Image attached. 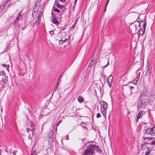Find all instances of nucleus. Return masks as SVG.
<instances>
[{"label":"nucleus","instance_id":"1","mask_svg":"<svg viewBox=\"0 0 155 155\" xmlns=\"http://www.w3.org/2000/svg\"><path fill=\"white\" fill-rule=\"evenodd\" d=\"M94 150L99 151V147L96 145H90L82 153V155H93Z\"/></svg>","mask_w":155,"mask_h":155},{"label":"nucleus","instance_id":"2","mask_svg":"<svg viewBox=\"0 0 155 155\" xmlns=\"http://www.w3.org/2000/svg\"><path fill=\"white\" fill-rule=\"evenodd\" d=\"M141 24V21H140L139 22H135L134 23V24L130 25V28L131 31L134 34L136 33L137 26H138L140 29Z\"/></svg>","mask_w":155,"mask_h":155},{"label":"nucleus","instance_id":"3","mask_svg":"<svg viewBox=\"0 0 155 155\" xmlns=\"http://www.w3.org/2000/svg\"><path fill=\"white\" fill-rule=\"evenodd\" d=\"M146 21H141V25L142 26V27H143V29L142 28L141 29H140V30L139 31V34L138 35L139 37L141 36L144 33L146 28Z\"/></svg>","mask_w":155,"mask_h":155},{"label":"nucleus","instance_id":"4","mask_svg":"<svg viewBox=\"0 0 155 155\" xmlns=\"http://www.w3.org/2000/svg\"><path fill=\"white\" fill-rule=\"evenodd\" d=\"M101 104V112L103 116L105 117L106 116L107 103L103 101Z\"/></svg>","mask_w":155,"mask_h":155},{"label":"nucleus","instance_id":"5","mask_svg":"<svg viewBox=\"0 0 155 155\" xmlns=\"http://www.w3.org/2000/svg\"><path fill=\"white\" fill-rule=\"evenodd\" d=\"M139 101L143 103L144 102L145 104L147 105L148 101V97L145 94H142L140 95Z\"/></svg>","mask_w":155,"mask_h":155},{"label":"nucleus","instance_id":"6","mask_svg":"<svg viewBox=\"0 0 155 155\" xmlns=\"http://www.w3.org/2000/svg\"><path fill=\"white\" fill-rule=\"evenodd\" d=\"M155 127H153L148 129L146 131V133L151 135H154L155 134Z\"/></svg>","mask_w":155,"mask_h":155},{"label":"nucleus","instance_id":"7","mask_svg":"<svg viewBox=\"0 0 155 155\" xmlns=\"http://www.w3.org/2000/svg\"><path fill=\"white\" fill-rule=\"evenodd\" d=\"M147 104H145V103L140 102L139 101L137 104V109L139 110H140L141 109L145 108Z\"/></svg>","mask_w":155,"mask_h":155},{"label":"nucleus","instance_id":"8","mask_svg":"<svg viewBox=\"0 0 155 155\" xmlns=\"http://www.w3.org/2000/svg\"><path fill=\"white\" fill-rule=\"evenodd\" d=\"M145 114V112L143 110L140 111L137 115V117L136 119V121L137 122L138 119L142 117Z\"/></svg>","mask_w":155,"mask_h":155},{"label":"nucleus","instance_id":"9","mask_svg":"<svg viewBox=\"0 0 155 155\" xmlns=\"http://www.w3.org/2000/svg\"><path fill=\"white\" fill-rule=\"evenodd\" d=\"M35 129V126L33 124H31L30 127L27 128L26 129V131L29 134V132L31 131L33 132V131Z\"/></svg>","mask_w":155,"mask_h":155},{"label":"nucleus","instance_id":"10","mask_svg":"<svg viewBox=\"0 0 155 155\" xmlns=\"http://www.w3.org/2000/svg\"><path fill=\"white\" fill-rule=\"evenodd\" d=\"M113 77L112 75H110L107 79V83L109 86L110 87H111V82L113 79Z\"/></svg>","mask_w":155,"mask_h":155},{"label":"nucleus","instance_id":"11","mask_svg":"<svg viewBox=\"0 0 155 155\" xmlns=\"http://www.w3.org/2000/svg\"><path fill=\"white\" fill-rule=\"evenodd\" d=\"M52 22L53 23L55 24L56 25L59 24L58 22V21L56 17L54 16L53 18Z\"/></svg>","mask_w":155,"mask_h":155},{"label":"nucleus","instance_id":"12","mask_svg":"<svg viewBox=\"0 0 155 155\" xmlns=\"http://www.w3.org/2000/svg\"><path fill=\"white\" fill-rule=\"evenodd\" d=\"M78 100L80 103H82L84 101V98L80 96L78 97Z\"/></svg>","mask_w":155,"mask_h":155},{"label":"nucleus","instance_id":"13","mask_svg":"<svg viewBox=\"0 0 155 155\" xmlns=\"http://www.w3.org/2000/svg\"><path fill=\"white\" fill-rule=\"evenodd\" d=\"M8 79V77L6 76H4L2 78V81L4 83H5Z\"/></svg>","mask_w":155,"mask_h":155},{"label":"nucleus","instance_id":"14","mask_svg":"<svg viewBox=\"0 0 155 155\" xmlns=\"http://www.w3.org/2000/svg\"><path fill=\"white\" fill-rule=\"evenodd\" d=\"M22 16L20 14L19 15L18 17L14 21V22L15 23H17L18 22V20L20 19L21 18Z\"/></svg>","mask_w":155,"mask_h":155},{"label":"nucleus","instance_id":"15","mask_svg":"<svg viewBox=\"0 0 155 155\" xmlns=\"http://www.w3.org/2000/svg\"><path fill=\"white\" fill-rule=\"evenodd\" d=\"M138 80V78H136L134 80L132 81V83L135 84V85H137V84Z\"/></svg>","mask_w":155,"mask_h":155},{"label":"nucleus","instance_id":"16","mask_svg":"<svg viewBox=\"0 0 155 155\" xmlns=\"http://www.w3.org/2000/svg\"><path fill=\"white\" fill-rule=\"evenodd\" d=\"M2 65L3 67H4L8 71V68L9 67V64H2Z\"/></svg>","mask_w":155,"mask_h":155},{"label":"nucleus","instance_id":"17","mask_svg":"<svg viewBox=\"0 0 155 155\" xmlns=\"http://www.w3.org/2000/svg\"><path fill=\"white\" fill-rule=\"evenodd\" d=\"M147 149L145 155H152L150 153V150L149 149L148 147L147 148Z\"/></svg>","mask_w":155,"mask_h":155},{"label":"nucleus","instance_id":"18","mask_svg":"<svg viewBox=\"0 0 155 155\" xmlns=\"http://www.w3.org/2000/svg\"><path fill=\"white\" fill-rule=\"evenodd\" d=\"M101 80H103L105 82L106 81H107V79L105 76L103 75H102L101 77Z\"/></svg>","mask_w":155,"mask_h":155},{"label":"nucleus","instance_id":"19","mask_svg":"<svg viewBox=\"0 0 155 155\" xmlns=\"http://www.w3.org/2000/svg\"><path fill=\"white\" fill-rule=\"evenodd\" d=\"M54 5L55 6H56L58 8H63V6L61 5L58 4L57 2H55Z\"/></svg>","mask_w":155,"mask_h":155},{"label":"nucleus","instance_id":"20","mask_svg":"<svg viewBox=\"0 0 155 155\" xmlns=\"http://www.w3.org/2000/svg\"><path fill=\"white\" fill-rule=\"evenodd\" d=\"M53 10L54 11L58 12H60V10L56 8V7H53Z\"/></svg>","mask_w":155,"mask_h":155},{"label":"nucleus","instance_id":"21","mask_svg":"<svg viewBox=\"0 0 155 155\" xmlns=\"http://www.w3.org/2000/svg\"><path fill=\"white\" fill-rule=\"evenodd\" d=\"M53 136L52 135L50 136L49 142H50L51 141V142H52L53 141Z\"/></svg>","mask_w":155,"mask_h":155},{"label":"nucleus","instance_id":"22","mask_svg":"<svg viewBox=\"0 0 155 155\" xmlns=\"http://www.w3.org/2000/svg\"><path fill=\"white\" fill-rule=\"evenodd\" d=\"M5 73L3 71H1L0 72V75L2 76L3 77L5 76Z\"/></svg>","mask_w":155,"mask_h":155},{"label":"nucleus","instance_id":"23","mask_svg":"<svg viewBox=\"0 0 155 155\" xmlns=\"http://www.w3.org/2000/svg\"><path fill=\"white\" fill-rule=\"evenodd\" d=\"M36 155V153H35V150H33L32 149V153H31V155Z\"/></svg>","mask_w":155,"mask_h":155},{"label":"nucleus","instance_id":"24","mask_svg":"<svg viewBox=\"0 0 155 155\" xmlns=\"http://www.w3.org/2000/svg\"><path fill=\"white\" fill-rule=\"evenodd\" d=\"M101 117V115L100 113H97V117L98 118Z\"/></svg>","mask_w":155,"mask_h":155},{"label":"nucleus","instance_id":"25","mask_svg":"<svg viewBox=\"0 0 155 155\" xmlns=\"http://www.w3.org/2000/svg\"><path fill=\"white\" fill-rule=\"evenodd\" d=\"M151 144L152 145H155V141H153L151 142Z\"/></svg>","mask_w":155,"mask_h":155},{"label":"nucleus","instance_id":"26","mask_svg":"<svg viewBox=\"0 0 155 155\" xmlns=\"http://www.w3.org/2000/svg\"><path fill=\"white\" fill-rule=\"evenodd\" d=\"M58 86H57V85H56V86L54 88V91H56L57 90V89H58Z\"/></svg>","mask_w":155,"mask_h":155},{"label":"nucleus","instance_id":"27","mask_svg":"<svg viewBox=\"0 0 155 155\" xmlns=\"http://www.w3.org/2000/svg\"><path fill=\"white\" fill-rule=\"evenodd\" d=\"M145 146V145L144 144H142L141 145V150H143L144 149V148H143V147Z\"/></svg>","mask_w":155,"mask_h":155},{"label":"nucleus","instance_id":"28","mask_svg":"<svg viewBox=\"0 0 155 155\" xmlns=\"http://www.w3.org/2000/svg\"><path fill=\"white\" fill-rule=\"evenodd\" d=\"M62 35H63L64 36H65L66 35V33L65 32H64L62 33Z\"/></svg>","mask_w":155,"mask_h":155},{"label":"nucleus","instance_id":"29","mask_svg":"<svg viewBox=\"0 0 155 155\" xmlns=\"http://www.w3.org/2000/svg\"><path fill=\"white\" fill-rule=\"evenodd\" d=\"M65 139L66 140L69 139L68 136V135H67L65 137Z\"/></svg>","mask_w":155,"mask_h":155},{"label":"nucleus","instance_id":"30","mask_svg":"<svg viewBox=\"0 0 155 155\" xmlns=\"http://www.w3.org/2000/svg\"><path fill=\"white\" fill-rule=\"evenodd\" d=\"M49 33L51 35H53L54 34V32L52 31H49Z\"/></svg>","mask_w":155,"mask_h":155},{"label":"nucleus","instance_id":"31","mask_svg":"<svg viewBox=\"0 0 155 155\" xmlns=\"http://www.w3.org/2000/svg\"><path fill=\"white\" fill-rule=\"evenodd\" d=\"M38 11V10L37 9H35V10H33V12H34L35 13V12L36 11L37 12Z\"/></svg>","mask_w":155,"mask_h":155},{"label":"nucleus","instance_id":"32","mask_svg":"<svg viewBox=\"0 0 155 155\" xmlns=\"http://www.w3.org/2000/svg\"><path fill=\"white\" fill-rule=\"evenodd\" d=\"M66 0H59V1L61 2H64Z\"/></svg>","mask_w":155,"mask_h":155},{"label":"nucleus","instance_id":"33","mask_svg":"<svg viewBox=\"0 0 155 155\" xmlns=\"http://www.w3.org/2000/svg\"><path fill=\"white\" fill-rule=\"evenodd\" d=\"M77 0H75V1H74V5H76V2H77Z\"/></svg>","mask_w":155,"mask_h":155},{"label":"nucleus","instance_id":"34","mask_svg":"<svg viewBox=\"0 0 155 155\" xmlns=\"http://www.w3.org/2000/svg\"><path fill=\"white\" fill-rule=\"evenodd\" d=\"M67 40V39H65L64 40H62V41H63V42H64L66 41Z\"/></svg>","mask_w":155,"mask_h":155},{"label":"nucleus","instance_id":"35","mask_svg":"<svg viewBox=\"0 0 155 155\" xmlns=\"http://www.w3.org/2000/svg\"><path fill=\"white\" fill-rule=\"evenodd\" d=\"M9 0H5V4H6L7 3Z\"/></svg>","mask_w":155,"mask_h":155},{"label":"nucleus","instance_id":"36","mask_svg":"<svg viewBox=\"0 0 155 155\" xmlns=\"http://www.w3.org/2000/svg\"><path fill=\"white\" fill-rule=\"evenodd\" d=\"M39 17H40V15L39 14V15L37 17L38 21L39 19Z\"/></svg>","mask_w":155,"mask_h":155},{"label":"nucleus","instance_id":"37","mask_svg":"<svg viewBox=\"0 0 155 155\" xmlns=\"http://www.w3.org/2000/svg\"><path fill=\"white\" fill-rule=\"evenodd\" d=\"M106 9H107V3H106V5H105V10H104L105 12Z\"/></svg>","mask_w":155,"mask_h":155},{"label":"nucleus","instance_id":"38","mask_svg":"<svg viewBox=\"0 0 155 155\" xmlns=\"http://www.w3.org/2000/svg\"><path fill=\"white\" fill-rule=\"evenodd\" d=\"M43 126H44V124H43V125H42V126L41 131H43Z\"/></svg>","mask_w":155,"mask_h":155},{"label":"nucleus","instance_id":"39","mask_svg":"<svg viewBox=\"0 0 155 155\" xmlns=\"http://www.w3.org/2000/svg\"><path fill=\"white\" fill-rule=\"evenodd\" d=\"M130 88H132V89H134V87H133L132 86H130Z\"/></svg>","mask_w":155,"mask_h":155},{"label":"nucleus","instance_id":"40","mask_svg":"<svg viewBox=\"0 0 155 155\" xmlns=\"http://www.w3.org/2000/svg\"><path fill=\"white\" fill-rule=\"evenodd\" d=\"M74 28V26H73L71 28V29H72V28Z\"/></svg>","mask_w":155,"mask_h":155},{"label":"nucleus","instance_id":"41","mask_svg":"<svg viewBox=\"0 0 155 155\" xmlns=\"http://www.w3.org/2000/svg\"><path fill=\"white\" fill-rule=\"evenodd\" d=\"M61 120H60L58 123L59 124L61 123Z\"/></svg>","mask_w":155,"mask_h":155},{"label":"nucleus","instance_id":"42","mask_svg":"<svg viewBox=\"0 0 155 155\" xmlns=\"http://www.w3.org/2000/svg\"><path fill=\"white\" fill-rule=\"evenodd\" d=\"M59 124L58 123L57 124V125H56V126H57H57H58V125H59Z\"/></svg>","mask_w":155,"mask_h":155},{"label":"nucleus","instance_id":"43","mask_svg":"<svg viewBox=\"0 0 155 155\" xmlns=\"http://www.w3.org/2000/svg\"><path fill=\"white\" fill-rule=\"evenodd\" d=\"M130 92H131V93H130V95L131 94H132V91H130Z\"/></svg>","mask_w":155,"mask_h":155},{"label":"nucleus","instance_id":"44","mask_svg":"<svg viewBox=\"0 0 155 155\" xmlns=\"http://www.w3.org/2000/svg\"><path fill=\"white\" fill-rule=\"evenodd\" d=\"M108 2H109V1H107V5H108Z\"/></svg>","mask_w":155,"mask_h":155},{"label":"nucleus","instance_id":"45","mask_svg":"<svg viewBox=\"0 0 155 155\" xmlns=\"http://www.w3.org/2000/svg\"><path fill=\"white\" fill-rule=\"evenodd\" d=\"M64 30V28H63L61 29V30Z\"/></svg>","mask_w":155,"mask_h":155},{"label":"nucleus","instance_id":"46","mask_svg":"<svg viewBox=\"0 0 155 155\" xmlns=\"http://www.w3.org/2000/svg\"><path fill=\"white\" fill-rule=\"evenodd\" d=\"M58 84H59V83L58 82L57 83V85H56L57 86V85H58Z\"/></svg>","mask_w":155,"mask_h":155},{"label":"nucleus","instance_id":"47","mask_svg":"<svg viewBox=\"0 0 155 155\" xmlns=\"http://www.w3.org/2000/svg\"><path fill=\"white\" fill-rule=\"evenodd\" d=\"M107 66V65H105L104 68H105Z\"/></svg>","mask_w":155,"mask_h":155},{"label":"nucleus","instance_id":"48","mask_svg":"<svg viewBox=\"0 0 155 155\" xmlns=\"http://www.w3.org/2000/svg\"><path fill=\"white\" fill-rule=\"evenodd\" d=\"M108 62L107 63V65H108Z\"/></svg>","mask_w":155,"mask_h":155},{"label":"nucleus","instance_id":"49","mask_svg":"<svg viewBox=\"0 0 155 155\" xmlns=\"http://www.w3.org/2000/svg\"><path fill=\"white\" fill-rule=\"evenodd\" d=\"M60 41H59V44H60Z\"/></svg>","mask_w":155,"mask_h":155}]
</instances>
